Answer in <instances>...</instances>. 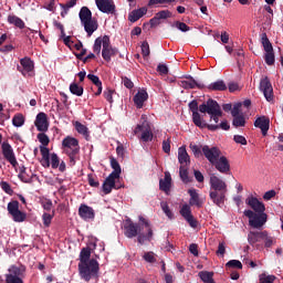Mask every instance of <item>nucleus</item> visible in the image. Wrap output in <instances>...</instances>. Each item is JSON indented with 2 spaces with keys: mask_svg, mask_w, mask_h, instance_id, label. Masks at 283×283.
Segmentation results:
<instances>
[{
  "mask_svg": "<svg viewBox=\"0 0 283 283\" xmlns=\"http://www.w3.org/2000/svg\"><path fill=\"white\" fill-rule=\"evenodd\" d=\"M8 21H9L11 24H13V25H15L17 28H19L20 30H23V29L25 28V23L23 22V20L20 19V18H18V17H15V15H10V17L8 18Z\"/></svg>",
  "mask_w": 283,
  "mask_h": 283,
  "instance_id": "39",
  "label": "nucleus"
},
{
  "mask_svg": "<svg viewBox=\"0 0 283 283\" xmlns=\"http://www.w3.org/2000/svg\"><path fill=\"white\" fill-rule=\"evenodd\" d=\"M161 209L165 212V214L168 217V219H174V213L169 208V205L167 202H161Z\"/></svg>",
  "mask_w": 283,
  "mask_h": 283,
  "instance_id": "56",
  "label": "nucleus"
},
{
  "mask_svg": "<svg viewBox=\"0 0 283 283\" xmlns=\"http://www.w3.org/2000/svg\"><path fill=\"white\" fill-rule=\"evenodd\" d=\"M36 138L42 147H46L50 144V138L48 137V135L45 133H39L36 135Z\"/></svg>",
  "mask_w": 283,
  "mask_h": 283,
  "instance_id": "51",
  "label": "nucleus"
},
{
  "mask_svg": "<svg viewBox=\"0 0 283 283\" xmlns=\"http://www.w3.org/2000/svg\"><path fill=\"white\" fill-rule=\"evenodd\" d=\"M19 179L24 184H32L33 179H39V177L36 175L32 174L31 170H30V172H28L25 170V167H22L20 169Z\"/></svg>",
  "mask_w": 283,
  "mask_h": 283,
  "instance_id": "27",
  "label": "nucleus"
},
{
  "mask_svg": "<svg viewBox=\"0 0 283 283\" xmlns=\"http://www.w3.org/2000/svg\"><path fill=\"white\" fill-rule=\"evenodd\" d=\"M80 22L84 23L93 20V12L87 7H82L78 11Z\"/></svg>",
  "mask_w": 283,
  "mask_h": 283,
  "instance_id": "33",
  "label": "nucleus"
},
{
  "mask_svg": "<svg viewBox=\"0 0 283 283\" xmlns=\"http://www.w3.org/2000/svg\"><path fill=\"white\" fill-rule=\"evenodd\" d=\"M70 92L77 97H82L84 94V87L78 85L76 82H73L70 84Z\"/></svg>",
  "mask_w": 283,
  "mask_h": 283,
  "instance_id": "38",
  "label": "nucleus"
},
{
  "mask_svg": "<svg viewBox=\"0 0 283 283\" xmlns=\"http://www.w3.org/2000/svg\"><path fill=\"white\" fill-rule=\"evenodd\" d=\"M34 69V63L31 57H21L20 65L17 66V70L24 76L30 74Z\"/></svg>",
  "mask_w": 283,
  "mask_h": 283,
  "instance_id": "13",
  "label": "nucleus"
},
{
  "mask_svg": "<svg viewBox=\"0 0 283 283\" xmlns=\"http://www.w3.org/2000/svg\"><path fill=\"white\" fill-rule=\"evenodd\" d=\"M264 62H265V64H268L269 66L274 65L275 57H274L273 51L265 52Z\"/></svg>",
  "mask_w": 283,
  "mask_h": 283,
  "instance_id": "53",
  "label": "nucleus"
},
{
  "mask_svg": "<svg viewBox=\"0 0 283 283\" xmlns=\"http://www.w3.org/2000/svg\"><path fill=\"white\" fill-rule=\"evenodd\" d=\"M0 188L2 191L7 192L8 195H11L13 192L8 181H0Z\"/></svg>",
  "mask_w": 283,
  "mask_h": 283,
  "instance_id": "60",
  "label": "nucleus"
},
{
  "mask_svg": "<svg viewBox=\"0 0 283 283\" xmlns=\"http://www.w3.org/2000/svg\"><path fill=\"white\" fill-rule=\"evenodd\" d=\"M189 111L192 112V123L199 128H205L207 126V123L201 119L199 114V106L198 102L196 99H192V102H189L188 104Z\"/></svg>",
  "mask_w": 283,
  "mask_h": 283,
  "instance_id": "9",
  "label": "nucleus"
},
{
  "mask_svg": "<svg viewBox=\"0 0 283 283\" xmlns=\"http://www.w3.org/2000/svg\"><path fill=\"white\" fill-rule=\"evenodd\" d=\"M116 179L118 178L111 175L105 179L102 186V190L105 195H109L114 189H119V187L116 186Z\"/></svg>",
  "mask_w": 283,
  "mask_h": 283,
  "instance_id": "20",
  "label": "nucleus"
},
{
  "mask_svg": "<svg viewBox=\"0 0 283 283\" xmlns=\"http://www.w3.org/2000/svg\"><path fill=\"white\" fill-rule=\"evenodd\" d=\"M261 43H262L263 50H264L265 52H272V51H273L272 43H271L270 40L268 39L266 33H263V34H262Z\"/></svg>",
  "mask_w": 283,
  "mask_h": 283,
  "instance_id": "43",
  "label": "nucleus"
},
{
  "mask_svg": "<svg viewBox=\"0 0 283 283\" xmlns=\"http://www.w3.org/2000/svg\"><path fill=\"white\" fill-rule=\"evenodd\" d=\"M87 180H88L90 187L92 188H98L101 185L99 181L96 180L93 174L87 175Z\"/></svg>",
  "mask_w": 283,
  "mask_h": 283,
  "instance_id": "57",
  "label": "nucleus"
},
{
  "mask_svg": "<svg viewBox=\"0 0 283 283\" xmlns=\"http://www.w3.org/2000/svg\"><path fill=\"white\" fill-rule=\"evenodd\" d=\"M247 124L245 117L243 114L239 116H233V122L232 125L238 128V127H244Z\"/></svg>",
  "mask_w": 283,
  "mask_h": 283,
  "instance_id": "44",
  "label": "nucleus"
},
{
  "mask_svg": "<svg viewBox=\"0 0 283 283\" xmlns=\"http://www.w3.org/2000/svg\"><path fill=\"white\" fill-rule=\"evenodd\" d=\"M92 258V249L84 248L80 252V263L77 265L80 276L86 282L91 281L92 277H97L99 271V263Z\"/></svg>",
  "mask_w": 283,
  "mask_h": 283,
  "instance_id": "3",
  "label": "nucleus"
},
{
  "mask_svg": "<svg viewBox=\"0 0 283 283\" xmlns=\"http://www.w3.org/2000/svg\"><path fill=\"white\" fill-rule=\"evenodd\" d=\"M214 272L212 271H200L199 277L203 283H216L213 280Z\"/></svg>",
  "mask_w": 283,
  "mask_h": 283,
  "instance_id": "36",
  "label": "nucleus"
},
{
  "mask_svg": "<svg viewBox=\"0 0 283 283\" xmlns=\"http://www.w3.org/2000/svg\"><path fill=\"white\" fill-rule=\"evenodd\" d=\"M148 12V9L143 7V8H139L137 10H133L129 15H128V20L132 22V23H135L137 22L142 17L146 15Z\"/></svg>",
  "mask_w": 283,
  "mask_h": 283,
  "instance_id": "30",
  "label": "nucleus"
},
{
  "mask_svg": "<svg viewBox=\"0 0 283 283\" xmlns=\"http://www.w3.org/2000/svg\"><path fill=\"white\" fill-rule=\"evenodd\" d=\"M84 25V30L87 33V36H92L94 32L98 30V22L96 19H92L91 21L82 22Z\"/></svg>",
  "mask_w": 283,
  "mask_h": 283,
  "instance_id": "29",
  "label": "nucleus"
},
{
  "mask_svg": "<svg viewBox=\"0 0 283 283\" xmlns=\"http://www.w3.org/2000/svg\"><path fill=\"white\" fill-rule=\"evenodd\" d=\"M254 126L256 128H261L262 136L266 137L270 129V118L266 116H260L255 119Z\"/></svg>",
  "mask_w": 283,
  "mask_h": 283,
  "instance_id": "19",
  "label": "nucleus"
},
{
  "mask_svg": "<svg viewBox=\"0 0 283 283\" xmlns=\"http://www.w3.org/2000/svg\"><path fill=\"white\" fill-rule=\"evenodd\" d=\"M8 211L10 214L20 211V202L18 200H12L8 203Z\"/></svg>",
  "mask_w": 283,
  "mask_h": 283,
  "instance_id": "47",
  "label": "nucleus"
},
{
  "mask_svg": "<svg viewBox=\"0 0 283 283\" xmlns=\"http://www.w3.org/2000/svg\"><path fill=\"white\" fill-rule=\"evenodd\" d=\"M189 148H190V150H192V155H195L197 158H199L200 156H202L201 149H200L199 146H197V145H190Z\"/></svg>",
  "mask_w": 283,
  "mask_h": 283,
  "instance_id": "63",
  "label": "nucleus"
},
{
  "mask_svg": "<svg viewBox=\"0 0 283 283\" xmlns=\"http://www.w3.org/2000/svg\"><path fill=\"white\" fill-rule=\"evenodd\" d=\"M50 166H52V169H57L60 166V158L57 156V154L53 153L51 155V163Z\"/></svg>",
  "mask_w": 283,
  "mask_h": 283,
  "instance_id": "55",
  "label": "nucleus"
},
{
  "mask_svg": "<svg viewBox=\"0 0 283 283\" xmlns=\"http://www.w3.org/2000/svg\"><path fill=\"white\" fill-rule=\"evenodd\" d=\"M226 268L242 270L243 269V264H242V262H240L238 260H231V261L227 262Z\"/></svg>",
  "mask_w": 283,
  "mask_h": 283,
  "instance_id": "52",
  "label": "nucleus"
},
{
  "mask_svg": "<svg viewBox=\"0 0 283 283\" xmlns=\"http://www.w3.org/2000/svg\"><path fill=\"white\" fill-rule=\"evenodd\" d=\"M171 181H172V179H171L170 172H165V178L160 179V181H159V190L169 195V192L171 190Z\"/></svg>",
  "mask_w": 283,
  "mask_h": 283,
  "instance_id": "24",
  "label": "nucleus"
},
{
  "mask_svg": "<svg viewBox=\"0 0 283 283\" xmlns=\"http://www.w3.org/2000/svg\"><path fill=\"white\" fill-rule=\"evenodd\" d=\"M179 176L184 184L188 185L191 182V178L189 177V171L186 165H181L179 168Z\"/></svg>",
  "mask_w": 283,
  "mask_h": 283,
  "instance_id": "37",
  "label": "nucleus"
},
{
  "mask_svg": "<svg viewBox=\"0 0 283 283\" xmlns=\"http://www.w3.org/2000/svg\"><path fill=\"white\" fill-rule=\"evenodd\" d=\"M102 44H103V49H104V36L103 39L102 38H97L95 41H94V45H93V51L94 53L96 54H99L101 51H102Z\"/></svg>",
  "mask_w": 283,
  "mask_h": 283,
  "instance_id": "49",
  "label": "nucleus"
},
{
  "mask_svg": "<svg viewBox=\"0 0 283 283\" xmlns=\"http://www.w3.org/2000/svg\"><path fill=\"white\" fill-rule=\"evenodd\" d=\"M34 125L40 133H46L49 129L48 115L44 112L36 114Z\"/></svg>",
  "mask_w": 283,
  "mask_h": 283,
  "instance_id": "14",
  "label": "nucleus"
},
{
  "mask_svg": "<svg viewBox=\"0 0 283 283\" xmlns=\"http://www.w3.org/2000/svg\"><path fill=\"white\" fill-rule=\"evenodd\" d=\"M157 72L161 75V76H165V75H168L169 74V69L167 65L165 64H159L158 67H157Z\"/></svg>",
  "mask_w": 283,
  "mask_h": 283,
  "instance_id": "62",
  "label": "nucleus"
},
{
  "mask_svg": "<svg viewBox=\"0 0 283 283\" xmlns=\"http://www.w3.org/2000/svg\"><path fill=\"white\" fill-rule=\"evenodd\" d=\"M139 133H142L140 139L145 143L150 142L154 138L150 123L145 115H142L140 124L134 129L135 135H138Z\"/></svg>",
  "mask_w": 283,
  "mask_h": 283,
  "instance_id": "7",
  "label": "nucleus"
},
{
  "mask_svg": "<svg viewBox=\"0 0 283 283\" xmlns=\"http://www.w3.org/2000/svg\"><path fill=\"white\" fill-rule=\"evenodd\" d=\"M142 54L144 59H147L150 55V45L148 41H144L142 44Z\"/></svg>",
  "mask_w": 283,
  "mask_h": 283,
  "instance_id": "54",
  "label": "nucleus"
},
{
  "mask_svg": "<svg viewBox=\"0 0 283 283\" xmlns=\"http://www.w3.org/2000/svg\"><path fill=\"white\" fill-rule=\"evenodd\" d=\"M41 160L40 164L44 168H50V150L46 146H39Z\"/></svg>",
  "mask_w": 283,
  "mask_h": 283,
  "instance_id": "26",
  "label": "nucleus"
},
{
  "mask_svg": "<svg viewBox=\"0 0 283 283\" xmlns=\"http://www.w3.org/2000/svg\"><path fill=\"white\" fill-rule=\"evenodd\" d=\"M264 238H266V231L263 232H248V244L254 247L256 242H261Z\"/></svg>",
  "mask_w": 283,
  "mask_h": 283,
  "instance_id": "22",
  "label": "nucleus"
},
{
  "mask_svg": "<svg viewBox=\"0 0 283 283\" xmlns=\"http://www.w3.org/2000/svg\"><path fill=\"white\" fill-rule=\"evenodd\" d=\"M6 283H24L21 277L10 276L9 279H4Z\"/></svg>",
  "mask_w": 283,
  "mask_h": 283,
  "instance_id": "64",
  "label": "nucleus"
},
{
  "mask_svg": "<svg viewBox=\"0 0 283 283\" xmlns=\"http://www.w3.org/2000/svg\"><path fill=\"white\" fill-rule=\"evenodd\" d=\"M245 205L252 210H244L243 214L249 219L250 227L261 229L268 222V214L265 213V205L254 197H248Z\"/></svg>",
  "mask_w": 283,
  "mask_h": 283,
  "instance_id": "1",
  "label": "nucleus"
},
{
  "mask_svg": "<svg viewBox=\"0 0 283 283\" xmlns=\"http://www.w3.org/2000/svg\"><path fill=\"white\" fill-rule=\"evenodd\" d=\"M139 221L147 229V234L142 232V227L139 223H135L132 219H127L124 226V234L127 239L137 238L139 244H145V242H151L154 239V230L150 222L144 217H139Z\"/></svg>",
  "mask_w": 283,
  "mask_h": 283,
  "instance_id": "2",
  "label": "nucleus"
},
{
  "mask_svg": "<svg viewBox=\"0 0 283 283\" xmlns=\"http://www.w3.org/2000/svg\"><path fill=\"white\" fill-rule=\"evenodd\" d=\"M143 260H145V262H148V263H155L156 262L155 253L145 252L143 255Z\"/></svg>",
  "mask_w": 283,
  "mask_h": 283,
  "instance_id": "59",
  "label": "nucleus"
},
{
  "mask_svg": "<svg viewBox=\"0 0 283 283\" xmlns=\"http://www.w3.org/2000/svg\"><path fill=\"white\" fill-rule=\"evenodd\" d=\"M242 108V103H237L232 111H231V115L232 117H237V116H242V114H240V109Z\"/></svg>",
  "mask_w": 283,
  "mask_h": 283,
  "instance_id": "61",
  "label": "nucleus"
},
{
  "mask_svg": "<svg viewBox=\"0 0 283 283\" xmlns=\"http://www.w3.org/2000/svg\"><path fill=\"white\" fill-rule=\"evenodd\" d=\"M259 280H260V283H274L275 276L261 274Z\"/></svg>",
  "mask_w": 283,
  "mask_h": 283,
  "instance_id": "58",
  "label": "nucleus"
},
{
  "mask_svg": "<svg viewBox=\"0 0 283 283\" xmlns=\"http://www.w3.org/2000/svg\"><path fill=\"white\" fill-rule=\"evenodd\" d=\"M188 81L184 80L179 82V85L185 90H193V88H206V85L202 83H198L191 75L188 76Z\"/></svg>",
  "mask_w": 283,
  "mask_h": 283,
  "instance_id": "21",
  "label": "nucleus"
},
{
  "mask_svg": "<svg viewBox=\"0 0 283 283\" xmlns=\"http://www.w3.org/2000/svg\"><path fill=\"white\" fill-rule=\"evenodd\" d=\"M180 214L184 217V219L187 221L189 227L197 228L198 221L195 219L193 214L191 213V208L189 205H184Z\"/></svg>",
  "mask_w": 283,
  "mask_h": 283,
  "instance_id": "18",
  "label": "nucleus"
},
{
  "mask_svg": "<svg viewBox=\"0 0 283 283\" xmlns=\"http://www.w3.org/2000/svg\"><path fill=\"white\" fill-rule=\"evenodd\" d=\"M210 191H209V199L218 208H223L227 200L228 193V185L222 179L218 178L217 176H210L209 179Z\"/></svg>",
  "mask_w": 283,
  "mask_h": 283,
  "instance_id": "4",
  "label": "nucleus"
},
{
  "mask_svg": "<svg viewBox=\"0 0 283 283\" xmlns=\"http://www.w3.org/2000/svg\"><path fill=\"white\" fill-rule=\"evenodd\" d=\"M62 153L69 157V165L74 167L80 160L81 146L78 139L72 136L62 139Z\"/></svg>",
  "mask_w": 283,
  "mask_h": 283,
  "instance_id": "5",
  "label": "nucleus"
},
{
  "mask_svg": "<svg viewBox=\"0 0 283 283\" xmlns=\"http://www.w3.org/2000/svg\"><path fill=\"white\" fill-rule=\"evenodd\" d=\"M1 150H2L3 158L7 159L13 168H17L19 166V163L10 144L2 143Z\"/></svg>",
  "mask_w": 283,
  "mask_h": 283,
  "instance_id": "11",
  "label": "nucleus"
},
{
  "mask_svg": "<svg viewBox=\"0 0 283 283\" xmlns=\"http://www.w3.org/2000/svg\"><path fill=\"white\" fill-rule=\"evenodd\" d=\"M155 17L160 20H166L172 17V12L170 10H161L157 13H155Z\"/></svg>",
  "mask_w": 283,
  "mask_h": 283,
  "instance_id": "50",
  "label": "nucleus"
},
{
  "mask_svg": "<svg viewBox=\"0 0 283 283\" xmlns=\"http://www.w3.org/2000/svg\"><path fill=\"white\" fill-rule=\"evenodd\" d=\"M78 217L84 221H90L95 219V210L92 207H88L85 203L80 205L78 207Z\"/></svg>",
  "mask_w": 283,
  "mask_h": 283,
  "instance_id": "17",
  "label": "nucleus"
},
{
  "mask_svg": "<svg viewBox=\"0 0 283 283\" xmlns=\"http://www.w3.org/2000/svg\"><path fill=\"white\" fill-rule=\"evenodd\" d=\"M87 78L93 83V85H95V87L97 88L96 93H94L95 96H99L103 92V83L99 80L98 75H94V74H88Z\"/></svg>",
  "mask_w": 283,
  "mask_h": 283,
  "instance_id": "32",
  "label": "nucleus"
},
{
  "mask_svg": "<svg viewBox=\"0 0 283 283\" xmlns=\"http://www.w3.org/2000/svg\"><path fill=\"white\" fill-rule=\"evenodd\" d=\"M12 218H13V221L17 222V223H22L25 221L27 219V214L22 211H17V212H13L12 214Z\"/></svg>",
  "mask_w": 283,
  "mask_h": 283,
  "instance_id": "48",
  "label": "nucleus"
},
{
  "mask_svg": "<svg viewBox=\"0 0 283 283\" xmlns=\"http://www.w3.org/2000/svg\"><path fill=\"white\" fill-rule=\"evenodd\" d=\"M40 206L42 207V209L49 212H52V210H54V203L51 199H40Z\"/></svg>",
  "mask_w": 283,
  "mask_h": 283,
  "instance_id": "45",
  "label": "nucleus"
},
{
  "mask_svg": "<svg viewBox=\"0 0 283 283\" xmlns=\"http://www.w3.org/2000/svg\"><path fill=\"white\" fill-rule=\"evenodd\" d=\"M203 128H207L210 132H216L218 129H222V130L227 132L230 129V125H229L228 120H223L219 125L206 124V126Z\"/></svg>",
  "mask_w": 283,
  "mask_h": 283,
  "instance_id": "34",
  "label": "nucleus"
},
{
  "mask_svg": "<svg viewBox=\"0 0 283 283\" xmlns=\"http://www.w3.org/2000/svg\"><path fill=\"white\" fill-rule=\"evenodd\" d=\"M207 90L210 92H226L228 90V85L223 80H218L213 83H210L207 86Z\"/></svg>",
  "mask_w": 283,
  "mask_h": 283,
  "instance_id": "28",
  "label": "nucleus"
},
{
  "mask_svg": "<svg viewBox=\"0 0 283 283\" xmlns=\"http://www.w3.org/2000/svg\"><path fill=\"white\" fill-rule=\"evenodd\" d=\"M199 112L210 115V120H214L216 124H218L219 118L223 116L222 108L213 98H208L206 103H202L199 106Z\"/></svg>",
  "mask_w": 283,
  "mask_h": 283,
  "instance_id": "6",
  "label": "nucleus"
},
{
  "mask_svg": "<svg viewBox=\"0 0 283 283\" xmlns=\"http://www.w3.org/2000/svg\"><path fill=\"white\" fill-rule=\"evenodd\" d=\"M188 195L190 196L189 206L190 207L196 206L197 208L200 209L202 207V201L200 200L197 190L196 189H189Z\"/></svg>",
  "mask_w": 283,
  "mask_h": 283,
  "instance_id": "31",
  "label": "nucleus"
},
{
  "mask_svg": "<svg viewBox=\"0 0 283 283\" xmlns=\"http://www.w3.org/2000/svg\"><path fill=\"white\" fill-rule=\"evenodd\" d=\"M111 167H112L113 171L109 174V176L119 178L120 174H122V168L115 158H111Z\"/></svg>",
  "mask_w": 283,
  "mask_h": 283,
  "instance_id": "35",
  "label": "nucleus"
},
{
  "mask_svg": "<svg viewBox=\"0 0 283 283\" xmlns=\"http://www.w3.org/2000/svg\"><path fill=\"white\" fill-rule=\"evenodd\" d=\"M104 49L102 51L103 59L109 63L112 61V56H116L118 54V49L113 48L109 38L107 35H104Z\"/></svg>",
  "mask_w": 283,
  "mask_h": 283,
  "instance_id": "8",
  "label": "nucleus"
},
{
  "mask_svg": "<svg viewBox=\"0 0 283 283\" xmlns=\"http://www.w3.org/2000/svg\"><path fill=\"white\" fill-rule=\"evenodd\" d=\"M178 160L181 166H190V156L185 146H181L178 149Z\"/></svg>",
  "mask_w": 283,
  "mask_h": 283,
  "instance_id": "25",
  "label": "nucleus"
},
{
  "mask_svg": "<svg viewBox=\"0 0 283 283\" xmlns=\"http://www.w3.org/2000/svg\"><path fill=\"white\" fill-rule=\"evenodd\" d=\"M25 123V117L23 114H15L12 119V124L14 127H22Z\"/></svg>",
  "mask_w": 283,
  "mask_h": 283,
  "instance_id": "46",
  "label": "nucleus"
},
{
  "mask_svg": "<svg viewBox=\"0 0 283 283\" xmlns=\"http://www.w3.org/2000/svg\"><path fill=\"white\" fill-rule=\"evenodd\" d=\"M96 8L99 9L102 13L105 14H114L115 13V4L112 0H95Z\"/></svg>",
  "mask_w": 283,
  "mask_h": 283,
  "instance_id": "15",
  "label": "nucleus"
},
{
  "mask_svg": "<svg viewBox=\"0 0 283 283\" xmlns=\"http://www.w3.org/2000/svg\"><path fill=\"white\" fill-rule=\"evenodd\" d=\"M260 91L263 93L265 101H273V87L269 76H263L260 81Z\"/></svg>",
  "mask_w": 283,
  "mask_h": 283,
  "instance_id": "10",
  "label": "nucleus"
},
{
  "mask_svg": "<svg viewBox=\"0 0 283 283\" xmlns=\"http://www.w3.org/2000/svg\"><path fill=\"white\" fill-rule=\"evenodd\" d=\"M149 98V94L147 91H139L137 94L134 95L133 102L137 108H142L144 106V103L147 102Z\"/></svg>",
  "mask_w": 283,
  "mask_h": 283,
  "instance_id": "23",
  "label": "nucleus"
},
{
  "mask_svg": "<svg viewBox=\"0 0 283 283\" xmlns=\"http://www.w3.org/2000/svg\"><path fill=\"white\" fill-rule=\"evenodd\" d=\"M9 274L4 275V279H10V277H21L22 276V270L21 268L18 266H11L9 269Z\"/></svg>",
  "mask_w": 283,
  "mask_h": 283,
  "instance_id": "41",
  "label": "nucleus"
},
{
  "mask_svg": "<svg viewBox=\"0 0 283 283\" xmlns=\"http://www.w3.org/2000/svg\"><path fill=\"white\" fill-rule=\"evenodd\" d=\"M75 129L77 134L83 135L86 139L90 137L88 128L80 122H75Z\"/></svg>",
  "mask_w": 283,
  "mask_h": 283,
  "instance_id": "40",
  "label": "nucleus"
},
{
  "mask_svg": "<svg viewBox=\"0 0 283 283\" xmlns=\"http://www.w3.org/2000/svg\"><path fill=\"white\" fill-rule=\"evenodd\" d=\"M202 153L211 165L216 163V160H218L220 157H222V151L218 147L203 146Z\"/></svg>",
  "mask_w": 283,
  "mask_h": 283,
  "instance_id": "12",
  "label": "nucleus"
},
{
  "mask_svg": "<svg viewBox=\"0 0 283 283\" xmlns=\"http://www.w3.org/2000/svg\"><path fill=\"white\" fill-rule=\"evenodd\" d=\"M54 217H55V210H52L51 213H48V212L43 213L42 214V224H44V227H50Z\"/></svg>",
  "mask_w": 283,
  "mask_h": 283,
  "instance_id": "42",
  "label": "nucleus"
},
{
  "mask_svg": "<svg viewBox=\"0 0 283 283\" xmlns=\"http://www.w3.org/2000/svg\"><path fill=\"white\" fill-rule=\"evenodd\" d=\"M211 165L214 166L220 174H229L231 171V165L226 156H221Z\"/></svg>",
  "mask_w": 283,
  "mask_h": 283,
  "instance_id": "16",
  "label": "nucleus"
}]
</instances>
